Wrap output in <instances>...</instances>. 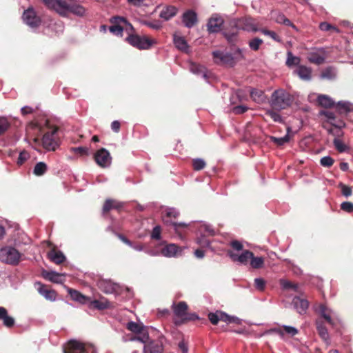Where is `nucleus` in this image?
Here are the masks:
<instances>
[{"instance_id": "f257e3e1", "label": "nucleus", "mask_w": 353, "mask_h": 353, "mask_svg": "<svg viewBox=\"0 0 353 353\" xmlns=\"http://www.w3.org/2000/svg\"><path fill=\"white\" fill-rule=\"evenodd\" d=\"M37 127L41 131H44V134L42 138V145L47 150H55L58 147V139L57 132L58 128L54 125H51L48 120H45L43 123H37Z\"/></svg>"}, {"instance_id": "f03ea898", "label": "nucleus", "mask_w": 353, "mask_h": 353, "mask_svg": "<svg viewBox=\"0 0 353 353\" xmlns=\"http://www.w3.org/2000/svg\"><path fill=\"white\" fill-rule=\"evenodd\" d=\"M291 101L290 95L283 90H276L272 95L271 104L276 110L286 108L290 105Z\"/></svg>"}, {"instance_id": "7ed1b4c3", "label": "nucleus", "mask_w": 353, "mask_h": 353, "mask_svg": "<svg viewBox=\"0 0 353 353\" xmlns=\"http://www.w3.org/2000/svg\"><path fill=\"white\" fill-rule=\"evenodd\" d=\"M21 258V253L12 247L6 246L0 250V260L5 263L17 265Z\"/></svg>"}, {"instance_id": "20e7f679", "label": "nucleus", "mask_w": 353, "mask_h": 353, "mask_svg": "<svg viewBox=\"0 0 353 353\" xmlns=\"http://www.w3.org/2000/svg\"><path fill=\"white\" fill-rule=\"evenodd\" d=\"M46 6L53 10L60 15L65 16L68 13L72 0H41Z\"/></svg>"}, {"instance_id": "39448f33", "label": "nucleus", "mask_w": 353, "mask_h": 353, "mask_svg": "<svg viewBox=\"0 0 353 353\" xmlns=\"http://www.w3.org/2000/svg\"><path fill=\"white\" fill-rule=\"evenodd\" d=\"M212 54L214 61L216 63L229 65H232L234 63L235 59H239L243 57L242 52L240 49L236 51L234 57L228 53L224 54L221 51H214Z\"/></svg>"}, {"instance_id": "423d86ee", "label": "nucleus", "mask_w": 353, "mask_h": 353, "mask_svg": "<svg viewBox=\"0 0 353 353\" xmlns=\"http://www.w3.org/2000/svg\"><path fill=\"white\" fill-rule=\"evenodd\" d=\"M63 353H95V349L91 345H85L79 341L71 340L65 347Z\"/></svg>"}, {"instance_id": "0eeeda50", "label": "nucleus", "mask_w": 353, "mask_h": 353, "mask_svg": "<svg viewBox=\"0 0 353 353\" xmlns=\"http://www.w3.org/2000/svg\"><path fill=\"white\" fill-rule=\"evenodd\" d=\"M127 40L134 47L143 50L148 49L154 43L152 39L145 36L140 37L137 34L130 35Z\"/></svg>"}, {"instance_id": "6e6552de", "label": "nucleus", "mask_w": 353, "mask_h": 353, "mask_svg": "<svg viewBox=\"0 0 353 353\" xmlns=\"http://www.w3.org/2000/svg\"><path fill=\"white\" fill-rule=\"evenodd\" d=\"M112 25L110 27V31L115 35H121L122 32L132 29V26L124 18L114 17L112 21Z\"/></svg>"}, {"instance_id": "1a4fd4ad", "label": "nucleus", "mask_w": 353, "mask_h": 353, "mask_svg": "<svg viewBox=\"0 0 353 353\" xmlns=\"http://www.w3.org/2000/svg\"><path fill=\"white\" fill-rule=\"evenodd\" d=\"M23 21L31 28H37L41 23V19L32 8H28L23 14Z\"/></svg>"}, {"instance_id": "9d476101", "label": "nucleus", "mask_w": 353, "mask_h": 353, "mask_svg": "<svg viewBox=\"0 0 353 353\" xmlns=\"http://www.w3.org/2000/svg\"><path fill=\"white\" fill-rule=\"evenodd\" d=\"M94 159L100 167L106 168L110 165L112 158L107 150L101 148L95 153Z\"/></svg>"}, {"instance_id": "9b49d317", "label": "nucleus", "mask_w": 353, "mask_h": 353, "mask_svg": "<svg viewBox=\"0 0 353 353\" xmlns=\"http://www.w3.org/2000/svg\"><path fill=\"white\" fill-rule=\"evenodd\" d=\"M228 255L234 262L246 265L249 260L252 258L253 253L248 250H245L241 254H239L234 251H228Z\"/></svg>"}, {"instance_id": "f8f14e48", "label": "nucleus", "mask_w": 353, "mask_h": 353, "mask_svg": "<svg viewBox=\"0 0 353 353\" xmlns=\"http://www.w3.org/2000/svg\"><path fill=\"white\" fill-rule=\"evenodd\" d=\"M326 54L323 49H316L309 52L307 59L311 63L319 65L324 62Z\"/></svg>"}, {"instance_id": "ddd939ff", "label": "nucleus", "mask_w": 353, "mask_h": 353, "mask_svg": "<svg viewBox=\"0 0 353 353\" xmlns=\"http://www.w3.org/2000/svg\"><path fill=\"white\" fill-rule=\"evenodd\" d=\"M236 26L238 28L248 32H256L259 30L254 20L251 18L240 19L237 21Z\"/></svg>"}, {"instance_id": "4468645a", "label": "nucleus", "mask_w": 353, "mask_h": 353, "mask_svg": "<svg viewBox=\"0 0 353 353\" xmlns=\"http://www.w3.org/2000/svg\"><path fill=\"white\" fill-rule=\"evenodd\" d=\"M187 310H188V305L187 304L183 302H179L177 305L174 306V314L181 318L182 320H190V319H197V316L195 314H192V317L188 318L187 317Z\"/></svg>"}, {"instance_id": "2eb2a0df", "label": "nucleus", "mask_w": 353, "mask_h": 353, "mask_svg": "<svg viewBox=\"0 0 353 353\" xmlns=\"http://www.w3.org/2000/svg\"><path fill=\"white\" fill-rule=\"evenodd\" d=\"M319 313L323 317L325 321L331 324H334V319H338L337 316L335 315V313L328 308L325 305H320L318 309Z\"/></svg>"}, {"instance_id": "dca6fc26", "label": "nucleus", "mask_w": 353, "mask_h": 353, "mask_svg": "<svg viewBox=\"0 0 353 353\" xmlns=\"http://www.w3.org/2000/svg\"><path fill=\"white\" fill-rule=\"evenodd\" d=\"M181 248L175 244H169L162 248L161 254L165 257H175L181 254Z\"/></svg>"}, {"instance_id": "f3484780", "label": "nucleus", "mask_w": 353, "mask_h": 353, "mask_svg": "<svg viewBox=\"0 0 353 353\" xmlns=\"http://www.w3.org/2000/svg\"><path fill=\"white\" fill-rule=\"evenodd\" d=\"M163 213L165 214V216L163 217V221L167 224H172L176 229L179 226H185V225L184 223H176L174 222H172V221H170L168 218H176L179 215V212L174 208H168L165 209Z\"/></svg>"}, {"instance_id": "a211bd4d", "label": "nucleus", "mask_w": 353, "mask_h": 353, "mask_svg": "<svg viewBox=\"0 0 353 353\" xmlns=\"http://www.w3.org/2000/svg\"><path fill=\"white\" fill-rule=\"evenodd\" d=\"M182 21L188 28H192L197 22L196 14L192 10H188L183 14Z\"/></svg>"}, {"instance_id": "6ab92c4d", "label": "nucleus", "mask_w": 353, "mask_h": 353, "mask_svg": "<svg viewBox=\"0 0 353 353\" xmlns=\"http://www.w3.org/2000/svg\"><path fill=\"white\" fill-rule=\"evenodd\" d=\"M292 303L296 311L301 314H305L309 306V303L306 299L299 296L294 297Z\"/></svg>"}, {"instance_id": "aec40b11", "label": "nucleus", "mask_w": 353, "mask_h": 353, "mask_svg": "<svg viewBox=\"0 0 353 353\" xmlns=\"http://www.w3.org/2000/svg\"><path fill=\"white\" fill-rule=\"evenodd\" d=\"M223 21L221 17H212L208 23V30L210 32H217L221 30Z\"/></svg>"}, {"instance_id": "412c9836", "label": "nucleus", "mask_w": 353, "mask_h": 353, "mask_svg": "<svg viewBox=\"0 0 353 353\" xmlns=\"http://www.w3.org/2000/svg\"><path fill=\"white\" fill-rule=\"evenodd\" d=\"M42 276L44 279L56 283H61L64 281L63 274H59L54 271L49 272L43 270L42 272Z\"/></svg>"}, {"instance_id": "4be33fe9", "label": "nucleus", "mask_w": 353, "mask_h": 353, "mask_svg": "<svg viewBox=\"0 0 353 353\" xmlns=\"http://www.w3.org/2000/svg\"><path fill=\"white\" fill-rule=\"evenodd\" d=\"M294 73L304 81H309L312 77V69L305 65H299L294 70Z\"/></svg>"}, {"instance_id": "5701e85b", "label": "nucleus", "mask_w": 353, "mask_h": 353, "mask_svg": "<svg viewBox=\"0 0 353 353\" xmlns=\"http://www.w3.org/2000/svg\"><path fill=\"white\" fill-rule=\"evenodd\" d=\"M88 304L90 308H96L98 310H104L111 307L110 303L104 297L94 301L90 299Z\"/></svg>"}, {"instance_id": "b1692460", "label": "nucleus", "mask_w": 353, "mask_h": 353, "mask_svg": "<svg viewBox=\"0 0 353 353\" xmlns=\"http://www.w3.org/2000/svg\"><path fill=\"white\" fill-rule=\"evenodd\" d=\"M68 292L72 300L77 301L82 304H88L90 302V298L83 295L79 292L70 289Z\"/></svg>"}, {"instance_id": "393cba45", "label": "nucleus", "mask_w": 353, "mask_h": 353, "mask_svg": "<svg viewBox=\"0 0 353 353\" xmlns=\"http://www.w3.org/2000/svg\"><path fill=\"white\" fill-rule=\"evenodd\" d=\"M39 288H38L39 292L43 295L46 299L50 301H54L57 298L55 291L48 289L45 285L39 283Z\"/></svg>"}, {"instance_id": "a878e982", "label": "nucleus", "mask_w": 353, "mask_h": 353, "mask_svg": "<svg viewBox=\"0 0 353 353\" xmlns=\"http://www.w3.org/2000/svg\"><path fill=\"white\" fill-rule=\"evenodd\" d=\"M49 259L57 264H60L65 260L63 254L60 251H57L54 249L50 251L48 254Z\"/></svg>"}, {"instance_id": "bb28decb", "label": "nucleus", "mask_w": 353, "mask_h": 353, "mask_svg": "<svg viewBox=\"0 0 353 353\" xmlns=\"http://www.w3.org/2000/svg\"><path fill=\"white\" fill-rule=\"evenodd\" d=\"M272 18L276 23H282L287 26H290L294 30H297L296 27L283 14L276 13L274 14V15L272 16Z\"/></svg>"}, {"instance_id": "cd10ccee", "label": "nucleus", "mask_w": 353, "mask_h": 353, "mask_svg": "<svg viewBox=\"0 0 353 353\" xmlns=\"http://www.w3.org/2000/svg\"><path fill=\"white\" fill-rule=\"evenodd\" d=\"M177 9L174 6H169L163 10L160 13V17L165 20H169L176 14Z\"/></svg>"}, {"instance_id": "c85d7f7f", "label": "nucleus", "mask_w": 353, "mask_h": 353, "mask_svg": "<svg viewBox=\"0 0 353 353\" xmlns=\"http://www.w3.org/2000/svg\"><path fill=\"white\" fill-rule=\"evenodd\" d=\"M161 350V346L153 341L145 344L143 347V353H159Z\"/></svg>"}, {"instance_id": "c756f323", "label": "nucleus", "mask_w": 353, "mask_h": 353, "mask_svg": "<svg viewBox=\"0 0 353 353\" xmlns=\"http://www.w3.org/2000/svg\"><path fill=\"white\" fill-rule=\"evenodd\" d=\"M319 104L324 108H330L334 105V101L328 96L320 94L318 96Z\"/></svg>"}, {"instance_id": "7c9ffc66", "label": "nucleus", "mask_w": 353, "mask_h": 353, "mask_svg": "<svg viewBox=\"0 0 353 353\" xmlns=\"http://www.w3.org/2000/svg\"><path fill=\"white\" fill-rule=\"evenodd\" d=\"M122 207V205L121 203L112 199H108L105 201L103 211V212H107L110 211L111 209H119Z\"/></svg>"}, {"instance_id": "2f4dec72", "label": "nucleus", "mask_w": 353, "mask_h": 353, "mask_svg": "<svg viewBox=\"0 0 353 353\" xmlns=\"http://www.w3.org/2000/svg\"><path fill=\"white\" fill-rule=\"evenodd\" d=\"M70 7L68 13L71 12L78 16H83L85 12V8L79 4L76 3L73 0H72V3Z\"/></svg>"}, {"instance_id": "473e14b6", "label": "nucleus", "mask_w": 353, "mask_h": 353, "mask_svg": "<svg viewBox=\"0 0 353 353\" xmlns=\"http://www.w3.org/2000/svg\"><path fill=\"white\" fill-rule=\"evenodd\" d=\"M174 43L178 49L182 51H186L188 50V46L186 41L183 37L174 34Z\"/></svg>"}, {"instance_id": "72a5a7b5", "label": "nucleus", "mask_w": 353, "mask_h": 353, "mask_svg": "<svg viewBox=\"0 0 353 353\" xmlns=\"http://www.w3.org/2000/svg\"><path fill=\"white\" fill-rule=\"evenodd\" d=\"M250 96L252 99L257 103H261L265 99L263 92L256 89H252L250 91Z\"/></svg>"}, {"instance_id": "f704fd0d", "label": "nucleus", "mask_w": 353, "mask_h": 353, "mask_svg": "<svg viewBox=\"0 0 353 353\" xmlns=\"http://www.w3.org/2000/svg\"><path fill=\"white\" fill-rule=\"evenodd\" d=\"M316 327H317V330L319 332V334L320 336L325 342H327L328 343H329V334H328V332H327V330L326 327H324L323 325V324L321 322H319V321L316 322Z\"/></svg>"}, {"instance_id": "c9c22d12", "label": "nucleus", "mask_w": 353, "mask_h": 353, "mask_svg": "<svg viewBox=\"0 0 353 353\" xmlns=\"http://www.w3.org/2000/svg\"><path fill=\"white\" fill-rule=\"evenodd\" d=\"M301 59L299 57L293 55L291 52L287 53L286 64L288 66L296 65L300 63Z\"/></svg>"}, {"instance_id": "e433bc0d", "label": "nucleus", "mask_w": 353, "mask_h": 353, "mask_svg": "<svg viewBox=\"0 0 353 353\" xmlns=\"http://www.w3.org/2000/svg\"><path fill=\"white\" fill-rule=\"evenodd\" d=\"M46 170H47L46 164L43 162H39L35 165V166L34 168L33 172L37 176H41V175L44 174V173L46 172Z\"/></svg>"}, {"instance_id": "4c0bfd02", "label": "nucleus", "mask_w": 353, "mask_h": 353, "mask_svg": "<svg viewBox=\"0 0 353 353\" xmlns=\"http://www.w3.org/2000/svg\"><path fill=\"white\" fill-rule=\"evenodd\" d=\"M190 70L192 73L196 74H202L203 77H206L205 68L202 65L196 63H192L190 65Z\"/></svg>"}, {"instance_id": "58836bf2", "label": "nucleus", "mask_w": 353, "mask_h": 353, "mask_svg": "<svg viewBox=\"0 0 353 353\" xmlns=\"http://www.w3.org/2000/svg\"><path fill=\"white\" fill-rule=\"evenodd\" d=\"M127 328L131 332L138 334L141 333V332L143 330V326L141 323L131 321L127 324Z\"/></svg>"}, {"instance_id": "ea45409f", "label": "nucleus", "mask_w": 353, "mask_h": 353, "mask_svg": "<svg viewBox=\"0 0 353 353\" xmlns=\"http://www.w3.org/2000/svg\"><path fill=\"white\" fill-rule=\"evenodd\" d=\"M99 287L105 292L107 294H110L114 292V288L113 285L111 283L101 281L99 283Z\"/></svg>"}, {"instance_id": "a19ab883", "label": "nucleus", "mask_w": 353, "mask_h": 353, "mask_svg": "<svg viewBox=\"0 0 353 353\" xmlns=\"http://www.w3.org/2000/svg\"><path fill=\"white\" fill-rule=\"evenodd\" d=\"M139 336H135L131 339V341H139L140 342L143 343H148L149 341V334L147 332L144 331L143 330L141 332V333H139Z\"/></svg>"}, {"instance_id": "79ce46f5", "label": "nucleus", "mask_w": 353, "mask_h": 353, "mask_svg": "<svg viewBox=\"0 0 353 353\" xmlns=\"http://www.w3.org/2000/svg\"><path fill=\"white\" fill-rule=\"evenodd\" d=\"M279 283L282 288L284 290H293L294 291H297V285L288 280L281 279Z\"/></svg>"}, {"instance_id": "37998d69", "label": "nucleus", "mask_w": 353, "mask_h": 353, "mask_svg": "<svg viewBox=\"0 0 353 353\" xmlns=\"http://www.w3.org/2000/svg\"><path fill=\"white\" fill-rule=\"evenodd\" d=\"M264 260L262 257H254L250 259V265L253 268H260L263 265Z\"/></svg>"}, {"instance_id": "c03bdc74", "label": "nucleus", "mask_w": 353, "mask_h": 353, "mask_svg": "<svg viewBox=\"0 0 353 353\" xmlns=\"http://www.w3.org/2000/svg\"><path fill=\"white\" fill-rule=\"evenodd\" d=\"M30 157V154L26 151L23 150L20 152L19 157L17 161V163L18 165H23L26 161H27Z\"/></svg>"}, {"instance_id": "a18cd8bd", "label": "nucleus", "mask_w": 353, "mask_h": 353, "mask_svg": "<svg viewBox=\"0 0 353 353\" xmlns=\"http://www.w3.org/2000/svg\"><path fill=\"white\" fill-rule=\"evenodd\" d=\"M220 321L227 322V323H236L239 321V319L234 316H230L227 314L220 312L219 316Z\"/></svg>"}, {"instance_id": "49530a36", "label": "nucleus", "mask_w": 353, "mask_h": 353, "mask_svg": "<svg viewBox=\"0 0 353 353\" xmlns=\"http://www.w3.org/2000/svg\"><path fill=\"white\" fill-rule=\"evenodd\" d=\"M0 320L3 321V325L8 327H10L13 326L14 324V319L12 316L8 314V312L6 313V315L2 316V319Z\"/></svg>"}, {"instance_id": "de8ad7c7", "label": "nucleus", "mask_w": 353, "mask_h": 353, "mask_svg": "<svg viewBox=\"0 0 353 353\" xmlns=\"http://www.w3.org/2000/svg\"><path fill=\"white\" fill-rule=\"evenodd\" d=\"M263 41L259 38H254L249 41V46L253 50H258Z\"/></svg>"}, {"instance_id": "09e8293b", "label": "nucleus", "mask_w": 353, "mask_h": 353, "mask_svg": "<svg viewBox=\"0 0 353 353\" xmlns=\"http://www.w3.org/2000/svg\"><path fill=\"white\" fill-rule=\"evenodd\" d=\"M334 145L336 149L340 152H345L347 148L346 145L341 140H340L339 139H334Z\"/></svg>"}, {"instance_id": "8fccbe9b", "label": "nucleus", "mask_w": 353, "mask_h": 353, "mask_svg": "<svg viewBox=\"0 0 353 353\" xmlns=\"http://www.w3.org/2000/svg\"><path fill=\"white\" fill-rule=\"evenodd\" d=\"M335 71L332 68H326L322 73H321V78L323 79H332L335 77Z\"/></svg>"}, {"instance_id": "3c124183", "label": "nucleus", "mask_w": 353, "mask_h": 353, "mask_svg": "<svg viewBox=\"0 0 353 353\" xmlns=\"http://www.w3.org/2000/svg\"><path fill=\"white\" fill-rule=\"evenodd\" d=\"M271 139L272 140L273 142L276 143L278 145H282L289 141L290 137H289L288 134H286L283 137H280V138L272 137H271Z\"/></svg>"}, {"instance_id": "603ef678", "label": "nucleus", "mask_w": 353, "mask_h": 353, "mask_svg": "<svg viewBox=\"0 0 353 353\" xmlns=\"http://www.w3.org/2000/svg\"><path fill=\"white\" fill-rule=\"evenodd\" d=\"M261 32L263 34L270 37L273 40L276 41H281L280 37L273 31L268 30L266 29H261Z\"/></svg>"}, {"instance_id": "864d4df0", "label": "nucleus", "mask_w": 353, "mask_h": 353, "mask_svg": "<svg viewBox=\"0 0 353 353\" xmlns=\"http://www.w3.org/2000/svg\"><path fill=\"white\" fill-rule=\"evenodd\" d=\"M205 166V162L201 159H196L193 161V167L195 170H200Z\"/></svg>"}, {"instance_id": "5fc2aeb1", "label": "nucleus", "mask_w": 353, "mask_h": 353, "mask_svg": "<svg viewBox=\"0 0 353 353\" xmlns=\"http://www.w3.org/2000/svg\"><path fill=\"white\" fill-rule=\"evenodd\" d=\"M219 316H220V311H216L214 313H210L208 314V318H209V320L210 321V322L213 325H216L218 323V322L220 321Z\"/></svg>"}, {"instance_id": "6e6d98bb", "label": "nucleus", "mask_w": 353, "mask_h": 353, "mask_svg": "<svg viewBox=\"0 0 353 353\" xmlns=\"http://www.w3.org/2000/svg\"><path fill=\"white\" fill-rule=\"evenodd\" d=\"M9 127V123L6 118H0V135L3 133Z\"/></svg>"}, {"instance_id": "4d7b16f0", "label": "nucleus", "mask_w": 353, "mask_h": 353, "mask_svg": "<svg viewBox=\"0 0 353 353\" xmlns=\"http://www.w3.org/2000/svg\"><path fill=\"white\" fill-rule=\"evenodd\" d=\"M283 329L285 331V334H287L290 336H294L298 333V330L292 326L284 325Z\"/></svg>"}, {"instance_id": "13d9d810", "label": "nucleus", "mask_w": 353, "mask_h": 353, "mask_svg": "<svg viewBox=\"0 0 353 353\" xmlns=\"http://www.w3.org/2000/svg\"><path fill=\"white\" fill-rule=\"evenodd\" d=\"M266 114L272 119L274 121L282 122V119L280 114L273 110L267 111Z\"/></svg>"}, {"instance_id": "bf43d9fd", "label": "nucleus", "mask_w": 353, "mask_h": 353, "mask_svg": "<svg viewBox=\"0 0 353 353\" xmlns=\"http://www.w3.org/2000/svg\"><path fill=\"white\" fill-rule=\"evenodd\" d=\"M319 28L323 31H329L333 30L336 32H338V29L336 27L331 26L330 23L327 22H323L320 24Z\"/></svg>"}, {"instance_id": "052dcab7", "label": "nucleus", "mask_w": 353, "mask_h": 353, "mask_svg": "<svg viewBox=\"0 0 353 353\" xmlns=\"http://www.w3.org/2000/svg\"><path fill=\"white\" fill-rule=\"evenodd\" d=\"M334 163V160L330 157H324L321 159V164L325 167H330Z\"/></svg>"}, {"instance_id": "680f3d73", "label": "nucleus", "mask_w": 353, "mask_h": 353, "mask_svg": "<svg viewBox=\"0 0 353 353\" xmlns=\"http://www.w3.org/2000/svg\"><path fill=\"white\" fill-rule=\"evenodd\" d=\"M341 209L347 212H353V203L351 202H343L341 205Z\"/></svg>"}, {"instance_id": "e2e57ef3", "label": "nucleus", "mask_w": 353, "mask_h": 353, "mask_svg": "<svg viewBox=\"0 0 353 353\" xmlns=\"http://www.w3.org/2000/svg\"><path fill=\"white\" fill-rule=\"evenodd\" d=\"M337 107L343 109L345 111H350L352 109V104L349 102L340 101L337 103Z\"/></svg>"}, {"instance_id": "0e129e2a", "label": "nucleus", "mask_w": 353, "mask_h": 353, "mask_svg": "<svg viewBox=\"0 0 353 353\" xmlns=\"http://www.w3.org/2000/svg\"><path fill=\"white\" fill-rule=\"evenodd\" d=\"M265 283V281L261 278H257L254 279L255 287L259 290H263L264 289Z\"/></svg>"}, {"instance_id": "69168bd1", "label": "nucleus", "mask_w": 353, "mask_h": 353, "mask_svg": "<svg viewBox=\"0 0 353 353\" xmlns=\"http://www.w3.org/2000/svg\"><path fill=\"white\" fill-rule=\"evenodd\" d=\"M342 194L347 197L352 194V188L347 185L341 184Z\"/></svg>"}, {"instance_id": "338daca9", "label": "nucleus", "mask_w": 353, "mask_h": 353, "mask_svg": "<svg viewBox=\"0 0 353 353\" xmlns=\"http://www.w3.org/2000/svg\"><path fill=\"white\" fill-rule=\"evenodd\" d=\"M75 153H78L81 155H88V149L85 147H78L72 149Z\"/></svg>"}, {"instance_id": "774afa93", "label": "nucleus", "mask_w": 353, "mask_h": 353, "mask_svg": "<svg viewBox=\"0 0 353 353\" xmlns=\"http://www.w3.org/2000/svg\"><path fill=\"white\" fill-rule=\"evenodd\" d=\"M161 236V228L159 226H156L154 228L151 237L154 239H159Z\"/></svg>"}]
</instances>
